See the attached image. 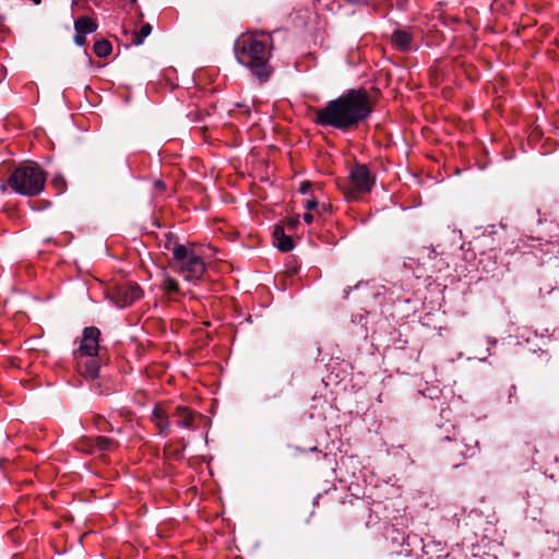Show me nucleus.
Masks as SVG:
<instances>
[{"label": "nucleus", "instance_id": "f257e3e1", "mask_svg": "<svg viewBox=\"0 0 559 559\" xmlns=\"http://www.w3.org/2000/svg\"><path fill=\"white\" fill-rule=\"evenodd\" d=\"M372 111L369 95L364 90H349L340 97L330 100L316 111L314 122L347 131L367 119Z\"/></svg>", "mask_w": 559, "mask_h": 559}, {"label": "nucleus", "instance_id": "f03ea898", "mask_svg": "<svg viewBox=\"0 0 559 559\" xmlns=\"http://www.w3.org/2000/svg\"><path fill=\"white\" fill-rule=\"evenodd\" d=\"M272 38L266 34H245L235 43V55L239 63L249 68L260 82H266L272 68L271 58Z\"/></svg>", "mask_w": 559, "mask_h": 559}, {"label": "nucleus", "instance_id": "7ed1b4c3", "mask_svg": "<svg viewBox=\"0 0 559 559\" xmlns=\"http://www.w3.org/2000/svg\"><path fill=\"white\" fill-rule=\"evenodd\" d=\"M46 179V173L38 165L26 164L11 174L8 185L19 194L34 197L44 190Z\"/></svg>", "mask_w": 559, "mask_h": 559}, {"label": "nucleus", "instance_id": "20e7f679", "mask_svg": "<svg viewBox=\"0 0 559 559\" xmlns=\"http://www.w3.org/2000/svg\"><path fill=\"white\" fill-rule=\"evenodd\" d=\"M171 269L182 275L187 282L202 280L206 267L203 259L191 248L176 247Z\"/></svg>", "mask_w": 559, "mask_h": 559}, {"label": "nucleus", "instance_id": "39448f33", "mask_svg": "<svg viewBox=\"0 0 559 559\" xmlns=\"http://www.w3.org/2000/svg\"><path fill=\"white\" fill-rule=\"evenodd\" d=\"M374 185V176L371 174L367 165H355L348 175L345 187H343L344 195L347 201H356L362 194L371 191Z\"/></svg>", "mask_w": 559, "mask_h": 559}, {"label": "nucleus", "instance_id": "423d86ee", "mask_svg": "<svg viewBox=\"0 0 559 559\" xmlns=\"http://www.w3.org/2000/svg\"><path fill=\"white\" fill-rule=\"evenodd\" d=\"M141 296L142 290L140 286L133 282L118 284L110 293V299L119 308L130 306L135 300L140 299Z\"/></svg>", "mask_w": 559, "mask_h": 559}, {"label": "nucleus", "instance_id": "0eeeda50", "mask_svg": "<svg viewBox=\"0 0 559 559\" xmlns=\"http://www.w3.org/2000/svg\"><path fill=\"white\" fill-rule=\"evenodd\" d=\"M100 331L95 326L85 328L80 347L74 352V356L92 357L97 356L99 348Z\"/></svg>", "mask_w": 559, "mask_h": 559}, {"label": "nucleus", "instance_id": "6e6552de", "mask_svg": "<svg viewBox=\"0 0 559 559\" xmlns=\"http://www.w3.org/2000/svg\"><path fill=\"white\" fill-rule=\"evenodd\" d=\"M76 360V367L79 372L85 378L90 380H94L98 377L99 373V364L96 359V356L92 357H81L74 356Z\"/></svg>", "mask_w": 559, "mask_h": 559}, {"label": "nucleus", "instance_id": "1a4fd4ad", "mask_svg": "<svg viewBox=\"0 0 559 559\" xmlns=\"http://www.w3.org/2000/svg\"><path fill=\"white\" fill-rule=\"evenodd\" d=\"M391 40L401 51H409L413 48V34L408 29H395L392 33Z\"/></svg>", "mask_w": 559, "mask_h": 559}, {"label": "nucleus", "instance_id": "9d476101", "mask_svg": "<svg viewBox=\"0 0 559 559\" xmlns=\"http://www.w3.org/2000/svg\"><path fill=\"white\" fill-rule=\"evenodd\" d=\"M274 246L282 252H288L294 248V241L290 236L285 235L284 228L280 225L275 226L273 231Z\"/></svg>", "mask_w": 559, "mask_h": 559}, {"label": "nucleus", "instance_id": "9b49d317", "mask_svg": "<svg viewBox=\"0 0 559 559\" xmlns=\"http://www.w3.org/2000/svg\"><path fill=\"white\" fill-rule=\"evenodd\" d=\"M152 421L158 428L159 433L168 436L170 429V423L168 416L162 406H155L152 413Z\"/></svg>", "mask_w": 559, "mask_h": 559}, {"label": "nucleus", "instance_id": "f8f14e48", "mask_svg": "<svg viewBox=\"0 0 559 559\" xmlns=\"http://www.w3.org/2000/svg\"><path fill=\"white\" fill-rule=\"evenodd\" d=\"M177 425L186 429H195L194 426V414L191 409L186 406H178L176 408Z\"/></svg>", "mask_w": 559, "mask_h": 559}, {"label": "nucleus", "instance_id": "ddd939ff", "mask_svg": "<svg viewBox=\"0 0 559 559\" xmlns=\"http://www.w3.org/2000/svg\"><path fill=\"white\" fill-rule=\"evenodd\" d=\"M75 32L82 34H92L96 31V23L88 16H81L74 23Z\"/></svg>", "mask_w": 559, "mask_h": 559}, {"label": "nucleus", "instance_id": "4468645a", "mask_svg": "<svg viewBox=\"0 0 559 559\" xmlns=\"http://www.w3.org/2000/svg\"><path fill=\"white\" fill-rule=\"evenodd\" d=\"M160 286L170 300H174V295L179 293V283L168 274H164Z\"/></svg>", "mask_w": 559, "mask_h": 559}, {"label": "nucleus", "instance_id": "2eb2a0df", "mask_svg": "<svg viewBox=\"0 0 559 559\" xmlns=\"http://www.w3.org/2000/svg\"><path fill=\"white\" fill-rule=\"evenodd\" d=\"M112 51V46L107 39L97 40L94 44V52L99 58L108 57Z\"/></svg>", "mask_w": 559, "mask_h": 559}, {"label": "nucleus", "instance_id": "dca6fc26", "mask_svg": "<svg viewBox=\"0 0 559 559\" xmlns=\"http://www.w3.org/2000/svg\"><path fill=\"white\" fill-rule=\"evenodd\" d=\"M152 33L151 24L146 23L142 25L139 32L134 33L132 36V44L135 46H140L143 44L144 39Z\"/></svg>", "mask_w": 559, "mask_h": 559}, {"label": "nucleus", "instance_id": "f3484780", "mask_svg": "<svg viewBox=\"0 0 559 559\" xmlns=\"http://www.w3.org/2000/svg\"><path fill=\"white\" fill-rule=\"evenodd\" d=\"M95 445L102 451H108L115 448V441L110 438L98 436L95 438Z\"/></svg>", "mask_w": 559, "mask_h": 559}, {"label": "nucleus", "instance_id": "a211bd4d", "mask_svg": "<svg viewBox=\"0 0 559 559\" xmlns=\"http://www.w3.org/2000/svg\"><path fill=\"white\" fill-rule=\"evenodd\" d=\"M176 247H185L183 245L177 241V238L173 234H166L164 240V248L171 251L173 260L175 259V248Z\"/></svg>", "mask_w": 559, "mask_h": 559}, {"label": "nucleus", "instance_id": "6ab92c4d", "mask_svg": "<svg viewBox=\"0 0 559 559\" xmlns=\"http://www.w3.org/2000/svg\"><path fill=\"white\" fill-rule=\"evenodd\" d=\"M74 41L79 46H84L86 44V35L75 32Z\"/></svg>", "mask_w": 559, "mask_h": 559}, {"label": "nucleus", "instance_id": "aec40b11", "mask_svg": "<svg viewBox=\"0 0 559 559\" xmlns=\"http://www.w3.org/2000/svg\"><path fill=\"white\" fill-rule=\"evenodd\" d=\"M299 191L302 194H307L310 191V182L309 181H302L300 183Z\"/></svg>", "mask_w": 559, "mask_h": 559}, {"label": "nucleus", "instance_id": "412c9836", "mask_svg": "<svg viewBox=\"0 0 559 559\" xmlns=\"http://www.w3.org/2000/svg\"><path fill=\"white\" fill-rule=\"evenodd\" d=\"M318 206V202L314 199L307 200L305 203V207L309 211L316 209Z\"/></svg>", "mask_w": 559, "mask_h": 559}, {"label": "nucleus", "instance_id": "4be33fe9", "mask_svg": "<svg viewBox=\"0 0 559 559\" xmlns=\"http://www.w3.org/2000/svg\"><path fill=\"white\" fill-rule=\"evenodd\" d=\"M52 183L58 188V190L61 192L63 190L64 182L62 179L55 178L52 180Z\"/></svg>", "mask_w": 559, "mask_h": 559}, {"label": "nucleus", "instance_id": "5701e85b", "mask_svg": "<svg viewBox=\"0 0 559 559\" xmlns=\"http://www.w3.org/2000/svg\"><path fill=\"white\" fill-rule=\"evenodd\" d=\"M304 221L307 223V224H311L312 221H313V216L312 214L310 213H305L304 216H302Z\"/></svg>", "mask_w": 559, "mask_h": 559}, {"label": "nucleus", "instance_id": "b1692460", "mask_svg": "<svg viewBox=\"0 0 559 559\" xmlns=\"http://www.w3.org/2000/svg\"><path fill=\"white\" fill-rule=\"evenodd\" d=\"M515 395H516V386L511 385L510 392H509V400L511 401L513 397H515Z\"/></svg>", "mask_w": 559, "mask_h": 559}, {"label": "nucleus", "instance_id": "393cba45", "mask_svg": "<svg viewBox=\"0 0 559 559\" xmlns=\"http://www.w3.org/2000/svg\"><path fill=\"white\" fill-rule=\"evenodd\" d=\"M297 224V219H290L288 223H287V226L289 229H294L295 226Z\"/></svg>", "mask_w": 559, "mask_h": 559}, {"label": "nucleus", "instance_id": "a878e982", "mask_svg": "<svg viewBox=\"0 0 559 559\" xmlns=\"http://www.w3.org/2000/svg\"><path fill=\"white\" fill-rule=\"evenodd\" d=\"M155 187H156L157 189H159V190H163L165 186H164V182H163V181H160V180H156V181H155Z\"/></svg>", "mask_w": 559, "mask_h": 559}, {"label": "nucleus", "instance_id": "bb28decb", "mask_svg": "<svg viewBox=\"0 0 559 559\" xmlns=\"http://www.w3.org/2000/svg\"><path fill=\"white\" fill-rule=\"evenodd\" d=\"M428 258H429V259H432V258L435 259V258H437V253H436V251H435V250H431V251L428 253Z\"/></svg>", "mask_w": 559, "mask_h": 559}, {"label": "nucleus", "instance_id": "cd10ccee", "mask_svg": "<svg viewBox=\"0 0 559 559\" xmlns=\"http://www.w3.org/2000/svg\"><path fill=\"white\" fill-rule=\"evenodd\" d=\"M35 4H39L40 0H32Z\"/></svg>", "mask_w": 559, "mask_h": 559}]
</instances>
